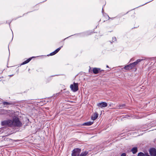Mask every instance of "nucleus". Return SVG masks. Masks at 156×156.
Returning <instances> with one entry per match:
<instances>
[{"mask_svg": "<svg viewBox=\"0 0 156 156\" xmlns=\"http://www.w3.org/2000/svg\"><path fill=\"white\" fill-rule=\"evenodd\" d=\"M12 126L18 127H20L22 126V123L17 117L14 118L12 120Z\"/></svg>", "mask_w": 156, "mask_h": 156, "instance_id": "1", "label": "nucleus"}, {"mask_svg": "<svg viewBox=\"0 0 156 156\" xmlns=\"http://www.w3.org/2000/svg\"><path fill=\"white\" fill-rule=\"evenodd\" d=\"M1 124L2 126H12V120L9 119L2 121Z\"/></svg>", "mask_w": 156, "mask_h": 156, "instance_id": "2", "label": "nucleus"}, {"mask_svg": "<svg viewBox=\"0 0 156 156\" xmlns=\"http://www.w3.org/2000/svg\"><path fill=\"white\" fill-rule=\"evenodd\" d=\"M70 88L73 92H76L78 90V83L74 82L73 84L70 85Z\"/></svg>", "mask_w": 156, "mask_h": 156, "instance_id": "3", "label": "nucleus"}, {"mask_svg": "<svg viewBox=\"0 0 156 156\" xmlns=\"http://www.w3.org/2000/svg\"><path fill=\"white\" fill-rule=\"evenodd\" d=\"M81 151V149L78 148L74 149L72 151V156H79Z\"/></svg>", "mask_w": 156, "mask_h": 156, "instance_id": "4", "label": "nucleus"}, {"mask_svg": "<svg viewBox=\"0 0 156 156\" xmlns=\"http://www.w3.org/2000/svg\"><path fill=\"white\" fill-rule=\"evenodd\" d=\"M97 105L99 107L103 108L107 107V104L106 102H102L97 104Z\"/></svg>", "mask_w": 156, "mask_h": 156, "instance_id": "5", "label": "nucleus"}, {"mask_svg": "<svg viewBox=\"0 0 156 156\" xmlns=\"http://www.w3.org/2000/svg\"><path fill=\"white\" fill-rule=\"evenodd\" d=\"M149 152L152 156H156V150L155 148H151L149 150Z\"/></svg>", "mask_w": 156, "mask_h": 156, "instance_id": "6", "label": "nucleus"}, {"mask_svg": "<svg viewBox=\"0 0 156 156\" xmlns=\"http://www.w3.org/2000/svg\"><path fill=\"white\" fill-rule=\"evenodd\" d=\"M102 71H103V70H101L100 68H94L93 70V73L95 74H97L99 72H101Z\"/></svg>", "mask_w": 156, "mask_h": 156, "instance_id": "7", "label": "nucleus"}, {"mask_svg": "<svg viewBox=\"0 0 156 156\" xmlns=\"http://www.w3.org/2000/svg\"><path fill=\"white\" fill-rule=\"evenodd\" d=\"M2 104L3 106L6 107V106L8 105H13L14 103L10 102H7L6 101H3L2 102Z\"/></svg>", "mask_w": 156, "mask_h": 156, "instance_id": "8", "label": "nucleus"}, {"mask_svg": "<svg viewBox=\"0 0 156 156\" xmlns=\"http://www.w3.org/2000/svg\"><path fill=\"white\" fill-rule=\"evenodd\" d=\"M98 116V114L97 113H95L91 116V119L93 120H95Z\"/></svg>", "mask_w": 156, "mask_h": 156, "instance_id": "9", "label": "nucleus"}, {"mask_svg": "<svg viewBox=\"0 0 156 156\" xmlns=\"http://www.w3.org/2000/svg\"><path fill=\"white\" fill-rule=\"evenodd\" d=\"M125 104L119 105H118L116 106V108L117 109H122L125 107Z\"/></svg>", "mask_w": 156, "mask_h": 156, "instance_id": "10", "label": "nucleus"}, {"mask_svg": "<svg viewBox=\"0 0 156 156\" xmlns=\"http://www.w3.org/2000/svg\"><path fill=\"white\" fill-rule=\"evenodd\" d=\"M93 123V122H88L84 123L83 124V125L84 126H89L91 125Z\"/></svg>", "mask_w": 156, "mask_h": 156, "instance_id": "11", "label": "nucleus"}, {"mask_svg": "<svg viewBox=\"0 0 156 156\" xmlns=\"http://www.w3.org/2000/svg\"><path fill=\"white\" fill-rule=\"evenodd\" d=\"M124 69L126 70H130L132 69L131 66L129 64L125 66L124 67Z\"/></svg>", "mask_w": 156, "mask_h": 156, "instance_id": "12", "label": "nucleus"}, {"mask_svg": "<svg viewBox=\"0 0 156 156\" xmlns=\"http://www.w3.org/2000/svg\"><path fill=\"white\" fill-rule=\"evenodd\" d=\"M142 59H137L136 61L135 62L132 63V65H135L136 66V65L139 62H140L142 60Z\"/></svg>", "mask_w": 156, "mask_h": 156, "instance_id": "13", "label": "nucleus"}, {"mask_svg": "<svg viewBox=\"0 0 156 156\" xmlns=\"http://www.w3.org/2000/svg\"><path fill=\"white\" fill-rule=\"evenodd\" d=\"M31 58H29L27 60H26L24 62H23L22 63V65H24V64H26L28 63L31 60Z\"/></svg>", "mask_w": 156, "mask_h": 156, "instance_id": "14", "label": "nucleus"}, {"mask_svg": "<svg viewBox=\"0 0 156 156\" xmlns=\"http://www.w3.org/2000/svg\"><path fill=\"white\" fill-rule=\"evenodd\" d=\"M88 154V152L85 151L82 152L80 155V156H86Z\"/></svg>", "mask_w": 156, "mask_h": 156, "instance_id": "15", "label": "nucleus"}, {"mask_svg": "<svg viewBox=\"0 0 156 156\" xmlns=\"http://www.w3.org/2000/svg\"><path fill=\"white\" fill-rule=\"evenodd\" d=\"M133 154L136 153L137 151V148L136 147L133 148L131 150Z\"/></svg>", "mask_w": 156, "mask_h": 156, "instance_id": "16", "label": "nucleus"}, {"mask_svg": "<svg viewBox=\"0 0 156 156\" xmlns=\"http://www.w3.org/2000/svg\"><path fill=\"white\" fill-rule=\"evenodd\" d=\"M62 47V46L61 47H59V48L56 49L55 51L56 52V53H57L60 50V49H61V48Z\"/></svg>", "mask_w": 156, "mask_h": 156, "instance_id": "17", "label": "nucleus"}, {"mask_svg": "<svg viewBox=\"0 0 156 156\" xmlns=\"http://www.w3.org/2000/svg\"><path fill=\"white\" fill-rule=\"evenodd\" d=\"M138 156H145V155L143 153L140 152L138 153Z\"/></svg>", "mask_w": 156, "mask_h": 156, "instance_id": "18", "label": "nucleus"}, {"mask_svg": "<svg viewBox=\"0 0 156 156\" xmlns=\"http://www.w3.org/2000/svg\"><path fill=\"white\" fill-rule=\"evenodd\" d=\"M116 41V37H113L112 38V42H114Z\"/></svg>", "mask_w": 156, "mask_h": 156, "instance_id": "19", "label": "nucleus"}, {"mask_svg": "<svg viewBox=\"0 0 156 156\" xmlns=\"http://www.w3.org/2000/svg\"><path fill=\"white\" fill-rule=\"evenodd\" d=\"M56 54V52L54 51L52 53H51L50 55H54Z\"/></svg>", "mask_w": 156, "mask_h": 156, "instance_id": "20", "label": "nucleus"}, {"mask_svg": "<svg viewBox=\"0 0 156 156\" xmlns=\"http://www.w3.org/2000/svg\"><path fill=\"white\" fill-rule=\"evenodd\" d=\"M129 65H130V66H131V67H132V69H133V67H135V65H132V63H131V64H129Z\"/></svg>", "mask_w": 156, "mask_h": 156, "instance_id": "21", "label": "nucleus"}, {"mask_svg": "<svg viewBox=\"0 0 156 156\" xmlns=\"http://www.w3.org/2000/svg\"><path fill=\"white\" fill-rule=\"evenodd\" d=\"M121 156H126V154L125 153H123L121 154Z\"/></svg>", "mask_w": 156, "mask_h": 156, "instance_id": "22", "label": "nucleus"}, {"mask_svg": "<svg viewBox=\"0 0 156 156\" xmlns=\"http://www.w3.org/2000/svg\"><path fill=\"white\" fill-rule=\"evenodd\" d=\"M5 113V114L7 112V110H4V109L2 110Z\"/></svg>", "mask_w": 156, "mask_h": 156, "instance_id": "23", "label": "nucleus"}, {"mask_svg": "<svg viewBox=\"0 0 156 156\" xmlns=\"http://www.w3.org/2000/svg\"><path fill=\"white\" fill-rule=\"evenodd\" d=\"M106 67H107V68H108V67H108V65H107V66H106Z\"/></svg>", "mask_w": 156, "mask_h": 156, "instance_id": "24", "label": "nucleus"}, {"mask_svg": "<svg viewBox=\"0 0 156 156\" xmlns=\"http://www.w3.org/2000/svg\"><path fill=\"white\" fill-rule=\"evenodd\" d=\"M103 12V8H102V12Z\"/></svg>", "mask_w": 156, "mask_h": 156, "instance_id": "25", "label": "nucleus"}, {"mask_svg": "<svg viewBox=\"0 0 156 156\" xmlns=\"http://www.w3.org/2000/svg\"><path fill=\"white\" fill-rule=\"evenodd\" d=\"M147 156H150L149 155H148L147 154Z\"/></svg>", "mask_w": 156, "mask_h": 156, "instance_id": "26", "label": "nucleus"}]
</instances>
